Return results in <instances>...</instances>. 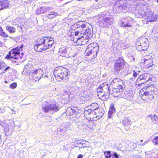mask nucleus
I'll use <instances>...</instances> for the list:
<instances>
[{
    "mask_svg": "<svg viewBox=\"0 0 158 158\" xmlns=\"http://www.w3.org/2000/svg\"><path fill=\"white\" fill-rule=\"evenodd\" d=\"M72 30V35L79 37L76 38L77 42L81 45H84L87 42L89 38L92 36L93 33V29L91 25L88 24L87 26L84 24H81V22H78L74 24L71 27Z\"/></svg>",
    "mask_w": 158,
    "mask_h": 158,
    "instance_id": "1",
    "label": "nucleus"
},
{
    "mask_svg": "<svg viewBox=\"0 0 158 158\" xmlns=\"http://www.w3.org/2000/svg\"><path fill=\"white\" fill-rule=\"evenodd\" d=\"M135 0H118L116 1L113 8V12L119 13L123 9L127 11L132 6L135 4Z\"/></svg>",
    "mask_w": 158,
    "mask_h": 158,
    "instance_id": "2",
    "label": "nucleus"
},
{
    "mask_svg": "<svg viewBox=\"0 0 158 158\" xmlns=\"http://www.w3.org/2000/svg\"><path fill=\"white\" fill-rule=\"evenodd\" d=\"M96 18L101 27H108L112 25L114 21L113 16L110 15L109 12H102Z\"/></svg>",
    "mask_w": 158,
    "mask_h": 158,
    "instance_id": "3",
    "label": "nucleus"
},
{
    "mask_svg": "<svg viewBox=\"0 0 158 158\" xmlns=\"http://www.w3.org/2000/svg\"><path fill=\"white\" fill-rule=\"evenodd\" d=\"M110 86L106 82L100 85L97 89V94L98 98L103 101H106L109 98L111 90L109 89Z\"/></svg>",
    "mask_w": 158,
    "mask_h": 158,
    "instance_id": "4",
    "label": "nucleus"
},
{
    "mask_svg": "<svg viewBox=\"0 0 158 158\" xmlns=\"http://www.w3.org/2000/svg\"><path fill=\"white\" fill-rule=\"evenodd\" d=\"M158 86L157 85H151L148 87L147 91L141 94L140 96L143 100L149 102L152 100L154 95L156 94L158 90Z\"/></svg>",
    "mask_w": 158,
    "mask_h": 158,
    "instance_id": "5",
    "label": "nucleus"
},
{
    "mask_svg": "<svg viewBox=\"0 0 158 158\" xmlns=\"http://www.w3.org/2000/svg\"><path fill=\"white\" fill-rule=\"evenodd\" d=\"M69 72L67 69L61 67H57L54 71V75L58 81L68 79L69 77Z\"/></svg>",
    "mask_w": 158,
    "mask_h": 158,
    "instance_id": "6",
    "label": "nucleus"
},
{
    "mask_svg": "<svg viewBox=\"0 0 158 158\" xmlns=\"http://www.w3.org/2000/svg\"><path fill=\"white\" fill-rule=\"evenodd\" d=\"M99 47L96 43H93L88 46V48L85 52V55L89 56L91 60L95 58L97 56Z\"/></svg>",
    "mask_w": 158,
    "mask_h": 158,
    "instance_id": "7",
    "label": "nucleus"
},
{
    "mask_svg": "<svg viewBox=\"0 0 158 158\" xmlns=\"http://www.w3.org/2000/svg\"><path fill=\"white\" fill-rule=\"evenodd\" d=\"M23 45H22L20 47H17L13 48L9 52V54L6 56L7 58H13L14 60H17L19 58H21L23 56L24 54L21 52L20 54V51L22 50V48Z\"/></svg>",
    "mask_w": 158,
    "mask_h": 158,
    "instance_id": "8",
    "label": "nucleus"
},
{
    "mask_svg": "<svg viewBox=\"0 0 158 158\" xmlns=\"http://www.w3.org/2000/svg\"><path fill=\"white\" fill-rule=\"evenodd\" d=\"M136 43V49L139 51L147 50L149 43L148 39L145 37H142L139 38Z\"/></svg>",
    "mask_w": 158,
    "mask_h": 158,
    "instance_id": "9",
    "label": "nucleus"
},
{
    "mask_svg": "<svg viewBox=\"0 0 158 158\" xmlns=\"http://www.w3.org/2000/svg\"><path fill=\"white\" fill-rule=\"evenodd\" d=\"M82 111L81 109H78L77 108H68L66 110V113L67 115L72 116L73 119L76 121H77L78 118L80 116Z\"/></svg>",
    "mask_w": 158,
    "mask_h": 158,
    "instance_id": "10",
    "label": "nucleus"
},
{
    "mask_svg": "<svg viewBox=\"0 0 158 158\" xmlns=\"http://www.w3.org/2000/svg\"><path fill=\"white\" fill-rule=\"evenodd\" d=\"M124 65V61L123 58L120 57H118L116 59L114 64V74H117L121 70L123 69Z\"/></svg>",
    "mask_w": 158,
    "mask_h": 158,
    "instance_id": "11",
    "label": "nucleus"
},
{
    "mask_svg": "<svg viewBox=\"0 0 158 158\" xmlns=\"http://www.w3.org/2000/svg\"><path fill=\"white\" fill-rule=\"evenodd\" d=\"M30 77H32L31 79L33 81H39L43 75V70L40 69H34L31 70Z\"/></svg>",
    "mask_w": 158,
    "mask_h": 158,
    "instance_id": "12",
    "label": "nucleus"
},
{
    "mask_svg": "<svg viewBox=\"0 0 158 158\" xmlns=\"http://www.w3.org/2000/svg\"><path fill=\"white\" fill-rule=\"evenodd\" d=\"M152 78V75L149 73L143 74L140 75L139 78L137 79L136 85L140 86L142 84H144L148 81L151 80Z\"/></svg>",
    "mask_w": 158,
    "mask_h": 158,
    "instance_id": "13",
    "label": "nucleus"
},
{
    "mask_svg": "<svg viewBox=\"0 0 158 158\" xmlns=\"http://www.w3.org/2000/svg\"><path fill=\"white\" fill-rule=\"evenodd\" d=\"M143 15L144 19L150 22L156 21L158 17L156 14L154 13V11H152L150 9H147L144 12Z\"/></svg>",
    "mask_w": 158,
    "mask_h": 158,
    "instance_id": "14",
    "label": "nucleus"
},
{
    "mask_svg": "<svg viewBox=\"0 0 158 158\" xmlns=\"http://www.w3.org/2000/svg\"><path fill=\"white\" fill-rule=\"evenodd\" d=\"M40 38L41 40V43H43L46 49L52 48L54 42L52 38L48 37H44Z\"/></svg>",
    "mask_w": 158,
    "mask_h": 158,
    "instance_id": "15",
    "label": "nucleus"
},
{
    "mask_svg": "<svg viewBox=\"0 0 158 158\" xmlns=\"http://www.w3.org/2000/svg\"><path fill=\"white\" fill-rule=\"evenodd\" d=\"M111 84L114 87L113 88H118L121 90L124 87L123 81L118 78L113 79L111 81Z\"/></svg>",
    "mask_w": 158,
    "mask_h": 158,
    "instance_id": "16",
    "label": "nucleus"
},
{
    "mask_svg": "<svg viewBox=\"0 0 158 158\" xmlns=\"http://www.w3.org/2000/svg\"><path fill=\"white\" fill-rule=\"evenodd\" d=\"M132 19L129 17L124 18L121 23V26L131 30L132 28Z\"/></svg>",
    "mask_w": 158,
    "mask_h": 158,
    "instance_id": "17",
    "label": "nucleus"
},
{
    "mask_svg": "<svg viewBox=\"0 0 158 158\" xmlns=\"http://www.w3.org/2000/svg\"><path fill=\"white\" fill-rule=\"evenodd\" d=\"M41 40L40 38L36 40V44L34 46V49L38 52H42L46 50L45 46L43 43H41Z\"/></svg>",
    "mask_w": 158,
    "mask_h": 158,
    "instance_id": "18",
    "label": "nucleus"
},
{
    "mask_svg": "<svg viewBox=\"0 0 158 158\" xmlns=\"http://www.w3.org/2000/svg\"><path fill=\"white\" fill-rule=\"evenodd\" d=\"M51 110L54 112L58 111L59 109V106L58 103L54 100L48 101Z\"/></svg>",
    "mask_w": 158,
    "mask_h": 158,
    "instance_id": "19",
    "label": "nucleus"
},
{
    "mask_svg": "<svg viewBox=\"0 0 158 158\" xmlns=\"http://www.w3.org/2000/svg\"><path fill=\"white\" fill-rule=\"evenodd\" d=\"M120 89H119L118 88H113L110 92V94L113 95L114 97L118 98L122 97L123 96Z\"/></svg>",
    "mask_w": 158,
    "mask_h": 158,
    "instance_id": "20",
    "label": "nucleus"
},
{
    "mask_svg": "<svg viewBox=\"0 0 158 158\" xmlns=\"http://www.w3.org/2000/svg\"><path fill=\"white\" fill-rule=\"evenodd\" d=\"M69 49V48L64 47L60 48L59 51L60 55L63 57H67L68 56Z\"/></svg>",
    "mask_w": 158,
    "mask_h": 158,
    "instance_id": "21",
    "label": "nucleus"
},
{
    "mask_svg": "<svg viewBox=\"0 0 158 158\" xmlns=\"http://www.w3.org/2000/svg\"><path fill=\"white\" fill-rule=\"evenodd\" d=\"M9 2L7 0L0 1V10L8 7Z\"/></svg>",
    "mask_w": 158,
    "mask_h": 158,
    "instance_id": "22",
    "label": "nucleus"
},
{
    "mask_svg": "<svg viewBox=\"0 0 158 158\" xmlns=\"http://www.w3.org/2000/svg\"><path fill=\"white\" fill-rule=\"evenodd\" d=\"M34 67L33 65L30 63H28L25 66L24 71L27 72V73H28L30 75V74H31V70H32L34 69Z\"/></svg>",
    "mask_w": 158,
    "mask_h": 158,
    "instance_id": "23",
    "label": "nucleus"
},
{
    "mask_svg": "<svg viewBox=\"0 0 158 158\" xmlns=\"http://www.w3.org/2000/svg\"><path fill=\"white\" fill-rule=\"evenodd\" d=\"M50 108L48 101L47 102H44L43 104L42 109L44 112L47 113L48 112L51 110Z\"/></svg>",
    "mask_w": 158,
    "mask_h": 158,
    "instance_id": "24",
    "label": "nucleus"
},
{
    "mask_svg": "<svg viewBox=\"0 0 158 158\" xmlns=\"http://www.w3.org/2000/svg\"><path fill=\"white\" fill-rule=\"evenodd\" d=\"M59 15L58 14L54 11H50L47 15V17L49 19H53Z\"/></svg>",
    "mask_w": 158,
    "mask_h": 158,
    "instance_id": "25",
    "label": "nucleus"
},
{
    "mask_svg": "<svg viewBox=\"0 0 158 158\" xmlns=\"http://www.w3.org/2000/svg\"><path fill=\"white\" fill-rule=\"evenodd\" d=\"M144 65L145 67L149 68L150 67H152L153 65V59L149 60H148L143 61Z\"/></svg>",
    "mask_w": 158,
    "mask_h": 158,
    "instance_id": "26",
    "label": "nucleus"
},
{
    "mask_svg": "<svg viewBox=\"0 0 158 158\" xmlns=\"http://www.w3.org/2000/svg\"><path fill=\"white\" fill-rule=\"evenodd\" d=\"M151 119V121L154 123H156L158 122V117L155 114H150L148 116Z\"/></svg>",
    "mask_w": 158,
    "mask_h": 158,
    "instance_id": "27",
    "label": "nucleus"
},
{
    "mask_svg": "<svg viewBox=\"0 0 158 158\" xmlns=\"http://www.w3.org/2000/svg\"><path fill=\"white\" fill-rule=\"evenodd\" d=\"M93 113H94V112H93L88 107H86L85 108L84 114L85 116Z\"/></svg>",
    "mask_w": 158,
    "mask_h": 158,
    "instance_id": "28",
    "label": "nucleus"
},
{
    "mask_svg": "<svg viewBox=\"0 0 158 158\" xmlns=\"http://www.w3.org/2000/svg\"><path fill=\"white\" fill-rule=\"evenodd\" d=\"M115 109L114 106L112 105L110 106V108L108 113V117L111 118L113 113L115 111Z\"/></svg>",
    "mask_w": 158,
    "mask_h": 158,
    "instance_id": "29",
    "label": "nucleus"
},
{
    "mask_svg": "<svg viewBox=\"0 0 158 158\" xmlns=\"http://www.w3.org/2000/svg\"><path fill=\"white\" fill-rule=\"evenodd\" d=\"M131 121L127 118H125L123 121V123L124 127H129L131 123Z\"/></svg>",
    "mask_w": 158,
    "mask_h": 158,
    "instance_id": "30",
    "label": "nucleus"
},
{
    "mask_svg": "<svg viewBox=\"0 0 158 158\" xmlns=\"http://www.w3.org/2000/svg\"><path fill=\"white\" fill-rule=\"evenodd\" d=\"M88 107L93 112H94V111H96L98 108V105L96 103H92Z\"/></svg>",
    "mask_w": 158,
    "mask_h": 158,
    "instance_id": "31",
    "label": "nucleus"
},
{
    "mask_svg": "<svg viewBox=\"0 0 158 158\" xmlns=\"http://www.w3.org/2000/svg\"><path fill=\"white\" fill-rule=\"evenodd\" d=\"M6 29L10 34H13L15 31L16 29L15 28L13 27L8 26L6 27Z\"/></svg>",
    "mask_w": 158,
    "mask_h": 158,
    "instance_id": "32",
    "label": "nucleus"
},
{
    "mask_svg": "<svg viewBox=\"0 0 158 158\" xmlns=\"http://www.w3.org/2000/svg\"><path fill=\"white\" fill-rule=\"evenodd\" d=\"M96 111H97L94 112V113H96L97 112L98 116H99L102 117L104 114V111L102 108H99L98 110H97Z\"/></svg>",
    "mask_w": 158,
    "mask_h": 158,
    "instance_id": "33",
    "label": "nucleus"
},
{
    "mask_svg": "<svg viewBox=\"0 0 158 158\" xmlns=\"http://www.w3.org/2000/svg\"><path fill=\"white\" fill-rule=\"evenodd\" d=\"M143 142V140H141L139 142V141H137V146H143L146 144L148 143L149 141L148 140L145 141L144 142L142 143Z\"/></svg>",
    "mask_w": 158,
    "mask_h": 158,
    "instance_id": "34",
    "label": "nucleus"
},
{
    "mask_svg": "<svg viewBox=\"0 0 158 158\" xmlns=\"http://www.w3.org/2000/svg\"><path fill=\"white\" fill-rule=\"evenodd\" d=\"M25 156V155L24 154V151L23 150H20L18 153V157L20 158H24Z\"/></svg>",
    "mask_w": 158,
    "mask_h": 158,
    "instance_id": "35",
    "label": "nucleus"
},
{
    "mask_svg": "<svg viewBox=\"0 0 158 158\" xmlns=\"http://www.w3.org/2000/svg\"><path fill=\"white\" fill-rule=\"evenodd\" d=\"M104 154L106 158H110L112 156V154H111L110 151L105 152Z\"/></svg>",
    "mask_w": 158,
    "mask_h": 158,
    "instance_id": "36",
    "label": "nucleus"
},
{
    "mask_svg": "<svg viewBox=\"0 0 158 158\" xmlns=\"http://www.w3.org/2000/svg\"><path fill=\"white\" fill-rule=\"evenodd\" d=\"M0 35L4 37H8V35L3 31L2 28L1 26H0Z\"/></svg>",
    "mask_w": 158,
    "mask_h": 158,
    "instance_id": "37",
    "label": "nucleus"
},
{
    "mask_svg": "<svg viewBox=\"0 0 158 158\" xmlns=\"http://www.w3.org/2000/svg\"><path fill=\"white\" fill-rule=\"evenodd\" d=\"M62 127H63L65 130L66 131L67 129L69 128L70 124L69 123H63L62 125Z\"/></svg>",
    "mask_w": 158,
    "mask_h": 158,
    "instance_id": "38",
    "label": "nucleus"
},
{
    "mask_svg": "<svg viewBox=\"0 0 158 158\" xmlns=\"http://www.w3.org/2000/svg\"><path fill=\"white\" fill-rule=\"evenodd\" d=\"M140 72V71H135L134 70L133 73V76L134 78H132L131 79L132 80L134 81L135 80V78H136L138 75L139 76V73Z\"/></svg>",
    "mask_w": 158,
    "mask_h": 158,
    "instance_id": "39",
    "label": "nucleus"
},
{
    "mask_svg": "<svg viewBox=\"0 0 158 158\" xmlns=\"http://www.w3.org/2000/svg\"><path fill=\"white\" fill-rule=\"evenodd\" d=\"M66 131L65 129H64L63 127L62 128H58L57 129V133L58 134L61 132H64Z\"/></svg>",
    "mask_w": 158,
    "mask_h": 158,
    "instance_id": "40",
    "label": "nucleus"
},
{
    "mask_svg": "<svg viewBox=\"0 0 158 158\" xmlns=\"http://www.w3.org/2000/svg\"><path fill=\"white\" fill-rule=\"evenodd\" d=\"M125 97L127 99L130 101L133 98L132 95H131L130 94H127L125 96Z\"/></svg>",
    "mask_w": 158,
    "mask_h": 158,
    "instance_id": "41",
    "label": "nucleus"
},
{
    "mask_svg": "<svg viewBox=\"0 0 158 158\" xmlns=\"http://www.w3.org/2000/svg\"><path fill=\"white\" fill-rule=\"evenodd\" d=\"M86 141L85 140L81 141H79L78 143L81 145L83 148L86 147L85 142Z\"/></svg>",
    "mask_w": 158,
    "mask_h": 158,
    "instance_id": "42",
    "label": "nucleus"
},
{
    "mask_svg": "<svg viewBox=\"0 0 158 158\" xmlns=\"http://www.w3.org/2000/svg\"><path fill=\"white\" fill-rule=\"evenodd\" d=\"M151 59H153L152 56L151 55H147L144 56L143 61H147Z\"/></svg>",
    "mask_w": 158,
    "mask_h": 158,
    "instance_id": "43",
    "label": "nucleus"
},
{
    "mask_svg": "<svg viewBox=\"0 0 158 158\" xmlns=\"http://www.w3.org/2000/svg\"><path fill=\"white\" fill-rule=\"evenodd\" d=\"M4 126H2L4 127V129L5 131V133L6 134V132L8 131H9L10 126H9V125H6V124L4 122Z\"/></svg>",
    "mask_w": 158,
    "mask_h": 158,
    "instance_id": "44",
    "label": "nucleus"
},
{
    "mask_svg": "<svg viewBox=\"0 0 158 158\" xmlns=\"http://www.w3.org/2000/svg\"><path fill=\"white\" fill-rule=\"evenodd\" d=\"M111 158H120L119 156L117 153L115 152H113L112 153Z\"/></svg>",
    "mask_w": 158,
    "mask_h": 158,
    "instance_id": "45",
    "label": "nucleus"
},
{
    "mask_svg": "<svg viewBox=\"0 0 158 158\" xmlns=\"http://www.w3.org/2000/svg\"><path fill=\"white\" fill-rule=\"evenodd\" d=\"M153 142L156 145H158V136H155L153 139Z\"/></svg>",
    "mask_w": 158,
    "mask_h": 158,
    "instance_id": "46",
    "label": "nucleus"
},
{
    "mask_svg": "<svg viewBox=\"0 0 158 158\" xmlns=\"http://www.w3.org/2000/svg\"><path fill=\"white\" fill-rule=\"evenodd\" d=\"M137 141L132 143L131 148L132 149H135L137 147Z\"/></svg>",
    "mask_w": 158,
    "mask_h": 158,
    "instance_id": "47",
    "label": "nucleus"
},
{
    "mask_svg": "<svg viewBox=\"0 0 158 158\" xmlns=\"http://www.w3.org/2000/svg\"><path fill=\"white\" fill-rule=\"evenodd\" d=\"M17 85L16 83L14 82L10 85V88L12 89H15L17 87Z\"/></svg>",
    "mask_w": 158,
    "mask_h": 158,
    "instance_id": "48",
    "label": "nucleus"
},
{
    "mask_svg": "<svg viewBox=\"0 0 158 158\" xmlns=\"http://www.w3.org/2000/svg\"><path fill=\"white\" fill-rule=\"evenodd\" d=\"M84 92H82L80 96V98L81 100H83V99H84L85 98H86V96H84Z\"/></svg>",
    "mask_w": 158,
    "mask_h": 158,
    "instance_id": "49",
    "label": "nucleus"
},
{
    "mask_svg": "<svg viewBox=\"0 0 158 158\" xmlns=\"http://www.w3.org/2000/svg\"><path fill=\"white\" fill-rule=\"evenodd\" d=\"M10 123L13 128H14L16 125L15 123V122L13 119L10 120Z\"/></svg>",
    "mask_w": 158,
    "mask_h": 158,
    "instance_id": "50",
    "label": "nucleus"
},
{
    "mask_svg": "<svg viewBox=\"0 0 158 158\" xmlns=\"http://www.w3.org/2000/svg\"><path fill=\"white\" fill-rule=\"evenodd\" d=\"M70 94V92H66V91L64 93V95H65L66 98H68L69 97Z\"/></svg>",
    "mask_w": 158,
    "mask_h": 158,
    "instance_id": "51",
    "label": "nucleus"
},
{
    "mask_svg": "<svg viewBox=\"0 0 158 158\" xmlns=\"http://www.w3.org/2000/svg\"><path fill=\"white\" fill-rule=\"evenodd\" d=\"M5 65V63L1 61L0 62V69H1Z\"/></svg>",
    "mask_w": 158,
    "mask_h": 158,
    "instance_id": "52",
    "label": "nucleus"
},
{
    "mask_svg": "<svg viewBox=\"0 0 158 158\" xmlns=\"http://www.w3.org/2000/svg\"><path fill=\"white\" fill-rule=\"evenodd\" d=\"M87 127H88V128L91 129H93V126H93H91L89 125L88 124H87Z\"/></svg>",
    "mask_w": 158,
    "mask_h": 158,
    "instance_id": "53",
    "label": "nucleus"
},
{
    "mask_svg": "<svg viewBox=\"0 0 158 158\" xmlns=\"http://www.w3.org/2000/svg\"><path fill=\"white\" fill-rule=\"evenodd\" d=\"M4 122L1 121V120L0 119V125H1V126H4Z\"/></svg>",
    "mask_w": 158,
    "mask_h": 158,
    "instance_id": "54",
    "label": "nucleus"
},
{
    "mask_svg": "<svg viewBox=\"0 0 158 158\" xmlns=\"http://www.w3.org/2000/svg\"><path fill=\"white\" fill-rule=\"evenodd\" d=\"M51 8L50 7H47L45 8V10L46 11L49 10H50Z\"/></svg>",
    "mask_w": 158,
    "mask_h": 158,
    "instance_id": "55",
    "label": "nucleus"
},
{
    "mask_svg": "<svg viewBox=\"0 0 158 158\" xmlns=\"http://www.w3.org/2000/svg\"><path fill=\"white\" fill-rule=\"evenodd\" d=\"M83 156L81 154L79 155L78 156L77 158H83Z\"/></svg>",
    "mask_w": 158,
    "mask_h": 158,
    "instance_id": "56",
    "label": "nucleus"
},
{
    "mask_svg": "<svg viewBox=\"0 0 158 158\" xmlns=\"http://www.w3.org/2000/svg\"><path fill=\"white\" fill-rule=\"evenodd\" d=\"M5 112V110H4V109L2 110L1 109V110H0V113H4Z\"/></svg>",
    "mask_w": 158,
    "mask_h": 158,
    "instance_id": "57",
    "label": "nucleus"
},
{
    "mask_svg": "<svg viewBox=\"0 0 158 158\" xmlns=\"http://www.w3.org/2000/svg\"><path fill=\"white\" fill-rule=\"evenodd\" d=\"M2 140L1 138V135L0 134V145L2 144Z\"/></svg>",
    "mask_w": 158,
    "mask_h": 158,
    "instance_id": "58",
    "label": "nucleus"
},
{
    "mask_svg": "<svg viewBox=\"0 0 158 158\" xmlns=\"http://www.w3.org/2000/svg\"><path fill=\"white\" fill-rule=\"evenodd\" d=\"M10 68V67H7L4 70V71H6L7 70H8L9 68Z\"/></svg>",
    "mask_w": 158,
    "mask_h": 158,
    "instance_id": "59",
    "label": "nucleus"
},
{
    "mask_svg": "<svg viewBox=\"0 0 158 158\" xmlns=\"http://www.w3.org/2000/svg\"><path fill=\"white\" fill-rule=\"evenodd\" d=\"M11 110L12 111H13V112H13V113H12V114H15L16 113L15 112V110H13V109H11Z\"/></svg>",
    "mask_w": 158,
    "mask_h": 158,
    "instance_id": "60",
    "label": "nucleus"
},
{
    "mask_svg": "<svg viewBox=\"0 0 158 158\" xmlns=\"http://www.w3.org/2000/svg\"><path fill=\"white\" fill-rule=\"evenodd\" d=\"M131 57L132 59H133V60H134V61H135V58H134V56H131Z\"/></svg>",
    "mask_w": 158,
    "mask_h": 158,
    "instance_id": "61",
    "label": "nucleus"
},
{
    "mask_svg": "<svg viewBox=\"0 0 158 158\" xmlns=\"http://www.w3.org/2000/svg\"><path fill=\"white\" fill-rule=\"evenodd\" d=\"M155 36H156L157 37H158V32L156 33L155 34Z\"/></svg>",
    "mask_w": 158,
    "mask_h": 158,
    "instance_id": "62",
    "label": "nucleus"
},
{
    "mask_svg": "<svg viewBox=\"0 0 158 158\" xmlns=\"http://www.w3.org/2000/svg\"><path fill=\"white\" fill-rule=\"evenodd\" d=\"M48 77V76L45 75V76H44L43 77V78H47Z\"/></svg>",
    "mask_w": 158,
    "mask_h": 158,
    "instance_id": "63",
    "label": "nucleus"
},
{
    "mask_svg": "<svg viewBox=\"0 0 158 158\" xmlns=\"http://www.w3.org/2000/svg\"><path fill=\"white\" fill-rule=\"evenodd\" d=\"M88 122H89V123L90 124H93V122H92V121H88Z\"/></svg>",
    "mask_w": 158,
    "mask_h": 158,
    "instance_id": "64",
    "label": "nucleus"
}]
</instances>
